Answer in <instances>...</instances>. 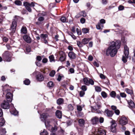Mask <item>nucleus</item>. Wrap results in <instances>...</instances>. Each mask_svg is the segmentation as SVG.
Here are the masks:
<instances>
[{
    "mask_svg": "<svg viewBox=\"0 0 135 135\" xmlns=\"http://www.w3.org/2000/svg\"><path fill=\"white\" fill-rule=\"evenodd\" d=\"M2 107L5 109H8L9 107V103L6 100H4L1 104Z\"/></svg>",
    "mask_w": 135,
    "mask_h": 135,
    "instance_id": "obj_12",
    "label": "nucleus"
},
{
    "mask_svg": "<svg viewBox=\"0 0 135 135\" xmlns=\"http://www.w3.org/2000/svg\"><path fill=\"white\" fill-rule=\"evenodd\" d=\"M93 64L95 66H96L97 67L99 66V64L96 61H94V62Z\"/></svg>",
    "mask_w": 135,
    "mask_h": 135,
    "instance_id": "obj_62",
    "label": "nucleus"
},
{
    "mask_svg": "<svg viewBox=\"0 0 135 135\" xmlns=\"http://www.w3.org/2000/svg\"><path fill=\"white\" fill-rule=\"evenodd\" d=\"M81 89L83 91H85L87 89V86L85 85H83L81 87Z\"/></svg>",
    "mask_w": 135,
    "mask_h": 135,
    "instance_id": "obj_35",
    "label": "nucleus"
},
{
    "mask_svg": "<svg viewBox=\"0 0 135 135\" xmlns=\"http://www.w3.org/2000/svg\"><path fill=\"white\" fill-rule=\"evenodd\" d=\"M48 36L47 34H41L40 35V37L43 39V40L46 39V38Z\"/></svg>",
    "mask_w": 135,
    "mask_h": 135,
    "instance_id": "obj_28",
    "label": "nucleus"
},
{
    "mask_svg": "<svg viewBox=\"0 0 135 135\" xmlns=\"http://www.w3.org/2000/svg\"><path fill=\"white\" fill-rule=\"evenodd\" d=\"M65 58V55L64 53H63L62 55H61L60 58V60L61 61H64Z\"/></svg>",
    "mask_w": 135,
    "mask_h": 135,
    "instance_id": "obj_25",
    "label": "nucleus"
},
{
    "mask_svg": "<svg viewBox=\"0 0 135 135\" xmlns=\"http://www.w3.org/2000/svg\"><path fill=\"white\" fill-rule=\"evenodd\" d=\"M12 113L15 115H17L18 113V112L16 110H13L12 111Z\"/></svg>",
    "mask_w": 135,
    "mask_h": 135,
    "instance_id": "obj_42",
    "label": "nucleus"
},
{
    "mask_svg": "<svg viewBox=\"0 0 135 135\" xmlns=\"http://www.w3.org/2000/svg\"><path fill=\"white\" fill-rule=\"evenodd\" d=\"M3 40L4 42H7L8 41V39L6 37H4L3 38Z\"/></svg>",
    "mask_w": 135,
    "mask_h": 135,
    "instance_id": "obj_54",
    "label": "nucleus"
},
{
    "mask_svg": "<svg viewBox=\"0 0 135 135\" xmlns=\"http://www.w3.org/2000/svg\"><path fill=\"white\" fill-rule=\"evenodd\" d=\"M91 108L93 109L94 110L96 113H100V110H98L97 109L94 108L93 107H91Z\"/></svg>",
    "mask_w": 135,
    "mask_h": 135,
    "instance_id": "obj_45",
    "label": "nucleus"
},
{
    "mask_svg": "<svg viewBox=\"0 0 135 135\" xmlns=\"http://www.w3.org/2000/svg\"><path fill=\"white\" fill-rule=\"evenodd\" d=\"M17 20L15 17V19L13 20L11 26L10 28V30L11 31V33H13L15 31L17 26Z\"/></svg>",
    "mask_w": 135,
    "mask_h": 135,
    "instance_id": "obj_5",
    "label": "nucleus"
},
{
    "mask_svg": "<svg viewBox=\"0 0 135 135\" xmlns=\"http://www.w3.org/2000/svg\"><path fill=\"white\" fill-rule=\"evenodd\" d=\"M47 114H43L40 116V118L41 120L43 122H44L45 120L47 117Z\"/></svg>",
    "mask_w": 135,
    "mask_h": 135,
    "instance_id": "obj_17",
    "label": "nucleus"
},
{
    "mask_svg": "<svg viewBox=\"0 0 135 135\" xmlns=\"http://www.w3.org/2000/svg\"><path fill=\"white\" fill-rule=\"evenodd\" d=\"M55 72L54 70H52L49 74V75L51 77H53L55 74Z\"/></svg>",
    "mask_w": 135,
    "mask_h": 135,
    "instance_id": "obj_36",
    "label": "nucleus"
},
{
    "mask_svg": "<svg viewBox=\"0 0 135 135\" xmlns=\"http://www.w3.org/2000/svg\"><path fill=\"white\" fill-rule=\"evenodd\" d=\"M77 45L80 47H82L83 46V44L80 41H78L77 42Z\"/></svg>",
    "mask_w": 135,
    "mask_h": 135,
    "instance_id": "obj_37",
    "label": "nucleus"
},
{
    "mask_svg": "<svg viewBox=\"0 0 135 135\" xmlns=\"http://www.w3.org/2000/svg\"><path fill=\"white\" fill-rule=\"evenodd\" d=\"M94 134L95 135H105L106 132L104 130L97 128L95 129Z\"/></svg>",
    "mask_w": 135,
    "mask_h": 135,
    "instance_id": "obj_6",
    "label": "nucleus"
},
{
    "mask_svg": "<svg viewBox=\"0 0 135 135\" xmlns=\"http://www.w3.org/2000/svg\"><path fill=\"white\" fill-rule=\"evenodd\" d=\"M116 93L114 91H112L110 94V95L112 97L114 98L115 97L116 95Z\"/></svg>",
    "mask_w": 135,
    "mask_h": 135,
    "instance_id": "obj_32",
    "label": "nucleus"
},
{
    "mask_svg": "<svg viewBox=\"0 0 135 135\" xmlns=\"http://www.w3.org/2000/svg\"><path fill=\"white\" fill-rule=\"evenodd\" d=\"M85 19L83 18H82L80 20V22L82 23H84L85 22Z\"/></svg>",
    "mask_w": 135,
    "mask_h": 135,
    "instance_id": "obj_52",
    "label": "nucleus"
},
{
    "mask_svg": "<svg viewBox=\"0 0 135 135\" xmlns=\"http://www.w3.org/2000/svg\"><path fill=\"white\" fill-rule=\"evenodd\" d=\"M56 115L60 119L62 117V113L61 111L57 110L56 112Z\"/></svg>",
    "mask_w": 135,
    "mask_h": 135,
    "instance_id": "obj_18",
    "label": "nucleus"
},
{
    "mask_svg": "<svg viewBox=\"0 0 135 135\" xmlns=\"http://www.w3.org/2000/svg\"><path fill=\"white\" fill-rule=\"evenodd\" d=\"M103 25L100 23H98V24L96 25V28L98 30H100L101 29V27H103Z\"/></svg>",
    "mask_w": 135,
    "mask_h": 135,
    "instance_id": "obj_26",
    "label": "nucleus"
},
{
    "mask_svg": "<svg viewBox=\"0 0 135 135\" xmlns=\"http://www.w3.org/2000/svg\"><path fill=\"white\" fill-rule=\"evenodd\" d=\"M128 103L131 107L133 108L135 107L134 104L131 100H130L129 102H128Z\"/></svg>",
    "mask_w": 135,
    "mask_h": 135,
    "instance_id": "obj_21",
    "label": "nucleus"
},
{
    "mask_svg": "<svg viewBox=\"0 0 135 135\" xmlns=\"http://www.w3.org/2000/svg\"><path fill=\"white\" fill-rule=\"evenodd\" d=\"M83 81L84 84L87 85H89L90 84L93 85L94 84V81L91 79L85 78L83 79Z\"/></svg>",
    "mask_w": 135,
    "mask_h": 135,
    "instance_id": "obj_7",
    "label": "nucleus"
},
{
    "mask_svg": "<svg viewBox=\"0 0 135 135\" xmlns=\"http://www.w3.org/2000/svg\"><path fill=\"white\" fill-rule=\"evenodd\" d=\"M37 79L39 81H42L44 79V77L43 75L41 74H39L36 76Z\"/></svg>",
    "mask_w": 135,
    "mask_h": 135,
    "instance_id": "obj_15",
    "label": "nucleus"
},
{
    "mask_svg": "<svg viewBox=\"0 0 135 135\" xmlns=\"http://www.w3.org/2000/svg\"><path fill=\"white\" fill-rule=\"evenodd\" d=\"M119 123L122 126L124 125L127 124L128 122V120L125 117H122L119 119Z\"/></svg>",
    "mask_w": 135,
    "mask_h": 135,
    "instance_id": "obj_9",
    "label": "nucleus"
},
{
    "mask_svg": "<svg viewBox=\"0 0 135 135\" xmlns=\"http://www.w3.org/2000/svg\"><path fill=\"white\" fill-rule=\"evenodd\" d=\"M24 83L25 85H28L30 84V81L29 80L26 79L24 81Z\"/></svg>",
    "mask_w": 135,
    "mask_h": 135,
    "instance_id": "obj_34",
    "label": "nucleus"
},
{
    "mask_svg": "<svg viewBox=\"0 0 135 135\" xmlns=\"http://www.w3.org/2000/svg\"><path fill=\"white\" fill-rule=\"evenodd\" d=\"M70 72L71 73H74V69L72 68H70L69 70Z\"/></svg>",
    "mask_w": 135,
    "mask_h": 135,
    "instance_id": "obj_63",
    "label": "nucleus"
},
{
    "mask_svg": "<svg viewBox=\"0 0 135 135\" xmlns=\"http://www.w3.org/2000/svg\"><path fill=\"white\" fill-rule=\"evenodd\" d=\"M129 53L128 48L127 46H125L124 51V54L125 56L123 55L122 58V60L124 63H126L127 62Z\"/></svg>",
    "mask_w": 135,
    "mask_h": 135,
    "instance_id": "obj_4",
    "label": "nucleus"
},
{
    "mask_svg": "<svg viewBox=\"0 0 135 135\" xmlns=\"http://www.w3.org/2000/svg\"><path fill=\"white\" fill-rule=\"evenodd\" d=\"M57 127L56 126H55L54 127H52L51 128V130L52 132H55L57 131Z\"/></svg>",
    "mask_w": 135,
    "mask_h": 135,
    "instance_id": "obj_51",
    "label": "nucleus"
},
{
    "mask_svg": "<svg viewBox=\"0 0 135 135\" xmlns=\"http://www.w3.org/2000/svg\"><path fill=\"white\" fill-rule=\"evenodd\" d=\"M44 18L43 17H40L38 18V21L40 22H41L44 20Z\"/></svg>",
    "mask_w": 135,
    "mask_h": 135,
    "instance_id": "obj_47",
    "label": "nucleus"
},
{
    "mask_svg": "<svg viewBox=\"0 0 135 135\" xmlns=\"http://www.w3.org/2000/svg\"><path fill=\"white\" fill-rule=\"evenodd\" d=\"M35 4L36 3L33 2H32L30 3L27 2L23 3V5L25 6L26 9L29 12H31L32 11L30 7H34Z\"/></svg>",
    "mask_w": 135,
    "mask_h": 135,
    "instance_id": "obj_3",
    "label": "nucleus"
},
{
    "mask_svg": "<svg viewBox=\"0 0 135 135\" xmlns=\"http://www.w3.org/2000/svg\"><path fill=\"white\" fill-rule=\"evenodd\" d=\"M125 91L126 92L129 94H132L133 93L132 91L128 89L127 88L125 89Z\"/></svg>",
    "mask_w": 135,
    "mask_h": 135,
    "instance_id": "obj_33",
    "label": "nucleus"
},
{
    "mask_svg": "<svg viewBox=\"0 0 135 135\" xmlns=\"http://www.w3.org/2000/svg\"><path fill=\"white\" fill-rule=\"evenodd\" d=\"M111 123L112 124L110 129L111 131L112 132L115 133L116 131L115 127L117 126V124L115 121L113 120L111 121Z\"/></svg>",
    "mask_w": 135,
    "mask_h": 135,
    "instance_id": "obj_10",
    "label": "nucleus"
},
{
    "mask_svg": "<svg viewBox=\"0 0 135 135\" xmlns=\"http://www.w3.org/2000/svg\"><path fill=\"white\" fill-rule=\"evenodd\" d=\"M15 4L18 6H21L22 5L21 2L19 0H16L15 2Z\"/></svg>",
    "mask_w": 135,
    "mask_h": 135,
    "instance_id": "obj_29",
    "label": "nucleus"
},
{
    "mask_svg": "<svg viewBox=\"0 0 135 135\" xmlns=\"http://www.w3.org/2000/svg\"><path fill=\"white\" fill-rule=\"evenodd\" d=\"M57 102L58 104H61L63 103V99L62 98H59L57 100Z\"/></svg>",
    "mask_w": 135,
    "mask_h": 135,
    "instance_id": "obj_24",
    "label": "nucleus"
},
{
    "mask_svg": "<svg viewBox=\"0 0 135 135\" xmlns=\"http://www.w3.org/2000/svg\"><path fill=\"white\" fill-rule=\"evenodd\" d=\"M0 130H1L3 133H5L6 132V129L5 128H0Z\"/></svg>",
    "mask_w": 135,
    "mask_h": 135,
    "instance_id": "obj_48",
    "label": "nucleus"
},
{
    "mask_svg": "<svg viewBox=\"0 0 135 135\" xmlns=\"http://www.w3.org/2000/svg\"><path fill=\"white\" fill-rule=\"evenodd\" d=\"M9 89H7L6 91L7 93L6 95V98L7 100L9 102H11L12 100L13 95L10 92Z\"/></svg>",
    "mask_w": 135,
    "mask_h": 135,
    "instance_id": "obj_8",
    "label": "nucleus"
},
{
    "mask_svg": "<svg viewBox=\"0 0 135 135\" xmlns=\"http://www.w3.org/2000/svg\"><path fill=\"white\" fill-rule=\"evenodd\" d=\"M91 39V38H84L82 40V43L84 45H85L87 44L89 42Z\"/></svg>",
    "mask_w": 135,
    "mask_h": 135,
    "instance_id": "obj_19",
    "label": "nucleus"
},
{
    "mask_svg": "<svg viewBox=\"0 0 135 135\" xmlns=\"http://www.w3.org/2000/svg\"><path fill=\"white\" fill-rule=\"evenodd\" d=\"M36 59L37 60L40 61L42 60V58L41 56L39 55L37 57Z\"/></svg>",
    "mask_w": 135,
    "mask_h": 135,
    "instance_id": "obj_55",
    "label": "nucleus"
},
{
    "mask_svg": "<svg viewBox=\"0 0 135 135\" xmlns=\"http://www.w3.org/2000/svg\"><path fill=\"white\" fill-rule=\"evenodd\" d=\"M105 20L103 19H102L100 21V22L99 23H100L102 24V23H105Z\"/></svg>",
    "mask_w": 135,
    "mask_h": 135,
    "instance_id": "obj_61",
    "label": "nucleus"
},
{
    "mask_svg": "<svg viewBox=\"0 0 135 135\" xmlns=\"http://www.w3.org/2000/svg\"><path fill=\"white\" fill-rule=\"evenodd\" d=\"M2 56L4 61L7 62H10L11 61L12 54L11 52L8 51H5L2 54Z\"/></svg>",
    "mask_w": 135,
    "mask_h": 135,
    "instance_id": "obj_2",
    "label": "nucleus"
},
{
    "mask_svg": "<svg viewBox=\"0 0 135 135\" xmlns=\"http://www.w3.org/2000/svg\"><path fill=\"white\" fill-rule=\"evenodd\" d=\"M47 59L46 58L43 59L42 60V62L44 63H46L47 62Z\"/></svg>",
    "mask_w": 135,
    "mask_h": 135,
    "instance_id": "obj_58",
    "label": "nucleus"
},
{
    "mask_svg": "<svg viewBox=\"0 0 135 135\" xmlns=\"http://www.w3.org/2000/svg\"><path fill=\"white\" fill-rule=\"evenodd\" d=\"M95 91L98 92H100L102 90L101 88L98 86H97L95 87Z\"/></svg>",
    "mask_w": 135,
    "mask_h": 135,
    "instance_id": "obj_27",
    "label": "nucleus"
},
{
    "mask_svg": "<svg viewBox=\"0 0 135 135\" xmlns=\"http://www.w3.org/2000/svg\"><path fill=\"white\" fill-rule=\"evenodd\" d=\"M107 93L104 91H102L101 93V95L104 98L107 97Z\"/></svg>",
    "mask_w": 135,
    "mask_h": 135,
    "instance_id": "obj_38",
    "label": "nucleus"
},
{
    "mask_svg": "<svg viewBox=\"0 0 135 135\" xmlns=\"http://www.w3.org/2000/svg\"><path fill=\"white\" fill-rule=\"evenodd\" d=\"M89 29L86 28H84L82 29L83 32L84 33H88L89 32Z\"/></svg>",
    "mask_w": 135,
    "mask_h": 135,
    "instance_id": "obj_31",
    "label": "nucleus"
},
{
    "mask_svg": "<svg viewBox=\"0 0 135 135\" xmlns=\"http://www.w3.org/2000/svg\"><path fill=\"white\" fill-rule=\"evenodd\" d=\"M104 114H106L108 117H111L112 116L114 113L112 111L110 110L107 109L105 110Z\"/></svg>",
    "mask_w": 135,
    "mask_h": 135,
    "instance_id": "obj_11",
    "label": "nucleus"
},
{
    "mask_svg": "<svg viewBox=\"0 0 135 135\" xmlns=\"http://www.w3.org/2000/svg\"><path fill=\"white\" fill-rule=\"evenodd\" d=\"M98 108L99 109L101 107V105L100 103L97 102L96 104Z\"/></svg>",
    "mask_w": 135,
    "mask_h": 135,
    "instance_id": "obj_57",
    "label": "nucleus"
},
{
    "mask_svg": "<svg viewBox=\"0 0 135 135\" xmlns=\"http://www.w3.org/2000/svg\"><path fill=\"white\" fill-rule=\"evenodd\" d=\"M79 125L81 126H83L85 124V121L82 119H80L78 120Z\"/></svg>",
    "mask_w": 135,
    "mask_h": 135,
    "instance_id": "obj_20",
    "label": "nucleus"
},
{
    "mask_svg": "<svg viewBox=\"0 0 135 135\" xmlns=\"http://www.w3.org/2000/svg\"><path fill=\"white\" fill-rule=\"evenodd\" d=\"M99 121V119L97 117L95 116L92 118L91 119V122L93 124H97Z\"/></svg>",
    "mask_w": 135,
    "mask_h": 135,
    "instance_id": "obj_13",
    "label": "nucleus"
},
{
    "mask_svg": "<svg viewBox=\"0 0 135 135\" xmlns=\"http://www.w3.org/2000/svg\"><path fill=\"white\" fill-rule=\"evenodd\" d=\"M49 58L50 62H52L54 61V57L53 55H52L50 56Z\"/></svg>",
    "mask_w": 135,
    "mask_h": 135,
    "instance_id": "obj_40",
    "label": "nucleus"
},
{
    "mask_svg": "<svg viewBox=\"0 0 135 135\" xmlns=\"http://www.w3.org/2000/svg\"><path fill=\"white\" fill-rule=\"evenodd\" d=\"M76 31L77 32V33L78 35H80L81 34V31L80 30L77 28L76 29Z\"/></svg>",
    "mask_w": 135,
    "mask_h": 135,
    "instance_id": "obj_46",
    "label": "nucleus"
},
{
    "mask_svg": "<svg viewBox=\"0 0 135 135\" xmlns=\"http://www.w3.org/2000/svg\"><path fill=\"white\" fill-rule=\"evenodd\" d=\"M61 21L63 22H66V18L64 17H62L61 18Z\"/></svg>",
    "mask_w": 135,
    "mask_h": 135,
    "instance_id": "obj_39",
    "label": "nucleus"
},
{
    "mask_svg": "<svg viewBox=\"0 0 135 135\" xmlns=\"http://www.w3.org/2000/svg\"><path fill=\"white\" fill-rule=\"evenodd\" d=\"M100 78L103 79H105V76L102 74H101L100 75Z\"/></svg>",
    "mask_w": 135,
    "mask_h": 135,
    "instance_id": "obj_64",
    "label": "nucleus"
},
{
    "mask_svg": "<svg viewBox=\"0 0 135 135\" xmlns=\"http://www.w3.org/2000/svg\"><path fill=\"white\" fill-rule=\"evenodd\" d=\"M124 7L122 5H120L118 7V9L119 10H122L124 9Z\"/></svg>",
    "mask_w": 135,
    "mask_h": 135,
    "instance_id": "obj_59",
    "label": "nucleus"
},
{
    "mask_svg": "<svg viewBox=\"0 0 135 135\" xmlns=\"http://www.w3.org/2000/svg\"><path fill=\"white\" fill-rule=\"evenodd\" d=\"M104 121V119L102 117H100L99 119V122L100 123H103Z\"/></svg>",
    "mask_w": 135,
    "mask_h": 135,
    "instance_id": "obj_50",
    "label": "nucleus"
},
{
    "mask_svg": "<svg viewBox=\"0 0 135 135\" xmlns=\"http://www.w3.org/2000/svg\"><path fill=\"white\" fill-rule=\"evenodd\" d=\"M48 132L45 130H44L40 134V135H48Z\"/></svg>",
    "mask_w": 135,
    "mask_h": 135,
    "instance_id": "obj_30",
    "label": "nucleus"
},
{
    "mask_svg": "<svg viewBox=\"0 0 135 135\" xmlns=\"http://www.w3.org/2000/svg\"><path fill=\"white\" fill-rule=\"evenodd\" d=\"M115 113L117 115H119L120 113V111L118 109H116L114 110Z\"/></svg>",
    "mask_w": 135,
    "mask_h": 135,
    "instance_id": "obj_53",
    "label": "nucleus"
},
{
    "mask_svg": "<svg viewBox=\"0 0 135 135\" xmlns=\"http://www.w3.org/2000/svg\"><path fill=\"white\" fill-rule=\"evenodd\" d=\"M120 96L122 97H126V95L124 93H121L120 94Z\"/></svg>",
    "mask_w": 135,
    "mask_h": 135,
    "instance_id": "obj_56",
    "label": "nucleus"
},
{
    "mask_svg": "<svg viewBox=\"0 0 135 135\" xmlns=\"http://www.w3.org/2000/svg\"><path fill=\"white\" fill-rule=\"evenodd\" d=\"M54 84L52 81L49 82L47 84V86L49 88L53 87L54 86Z\"/></svg>",
    "mask_w": 135,
    "mask_h": 135,
    "instance_id": "obj_22",
    "label": "nucleus"
},
{
    "mask_svg": "<svg viewBox=\"0 0 135 135\" xmlns=\"http://www.w3.org/2000/svg\"><path fill=\"white\" fill-rule=\"evenodd\" d=\"M77 110L80 111L82 110V107L81 106L79 105H77Z\"/></svg>",
    "mask_w": 135,
    "mask_h": 135,
    "instance_id": "obj_49",
    "label": "nucleus"
},
{
    "mask_svg": "<svg viewBox=\"0 0 135 135\" xmlns=\"http://www.w3.org/2000/svg\"><path fill=\"white\" fill-rule=\"evenodd\" d=\"M68 55L71 59H75L76 57V54L72 51L69 52L68 54Z\"/></svg>",
    "mask_w": 135,
    "mask_h": 135,
    "instance_id": "obj_14",
    "label": "nucleus"
},
{
    "mask_svg": "<svg viewBox=\"0 0 135 135\" xmlns=\"http://www.w3.org/2000/svg\"><path fill=\"white\" fill-rule=\"evenodd\" d=\"M21 32L24 34L26 33L27 32L26 28L25 27H22L21 29Z\"/></svg>",
    "mask_w": 135,
    "mask_h": 135,
    "instance_id": "obj_23",
    "label": "nucleus"
},
{
    "mask_svg": "<svg viewBox=\"0 0 135 135\" xmlns=\"http://www.w3.org/2000/svg\"><path fill=\"white\" fill-rule=\"evenodd\" d=\"M23 38L28 43H30L31 42L30 37L28 36L25 35L24 36Z\"/></svg>",
    "mask_w": 135,
    "mask_h": 135,
    "instance_id": "obj_16",
    "label": "nucleus"
},
{
    "mask_svg": "<svg viewBox=\"0 0 135 135\" xmlns=\"http://www.w3.org/2000/svg\"><path fill=\"white\" fill-rule=\"evenodd\" d=\"M85 94V92L83 91H81L80 92L79 95L80 97H83Z\"/></svg>",
    "mask_w": 135,
    "mask_h": 135,
    "instance_id": "obj_41",
    "label": "nucleus"
},
{
    "mask_svg": "<svg viewBox=\"0 0 135 135\" xmlns=\"http://www.w3.org/2000/svg\"><path fill=\"white\" fill-rule=\"evenodd\" d=\"M120 44L119 40H117L115 42H112L106 51L107 55H110L111 57L114 56L117 54L118 49L120 48Z\"/></svg>",
    "mask_w": 135,
    "mask_h": 135,
    "instance_id": "obj_1",
    "label": "nucleus"
},
{
    "mask_svg": "<svg viewBox=\"0 0 135 135\" xmlns=\"http://www.w3.org/2000/svg\"><path fill=\"white\" fill-rule=\"evenodd\" d=\"M80 14L82 16L84 17H85L86 16V14L84 11L81 12Z\"/></svg>",
    "mask_w": 135,
    "mask_h": 135,
    "instance_id": "obj_43",
    "label": "nucleus"
},
{
    "mask_svg": "<svg viewBox=\"0 0 135 135\" xmlns=\"http://www.w3.org/2000/svg\"><path fill=\"white\" fill-rule=\"evenodd\" d=\"M68 108L70 110H72L73 109V108L71 104H69L68 105Z\"/></svg>",
    "mask_w": 135,
    "mask_h": 135,
    "instance_id": "obj_44",
    "label": "nucleus"
},
{
    "mask_svg": "<svg viewBox=\"0 0 135 135\" xmlns=\"http://www.w3.org/2000/svg\"><path fill=\"white\" fill-rule=\"evenodd\" d=\"M5 122L4 120H3L2 122H0V126H3Z\"/></svg>",
    "mask_w": 135,
    "mask_h": 135,
    "instance_id": "obj_60",
    "label": "nucleus"
}]
</instances>
